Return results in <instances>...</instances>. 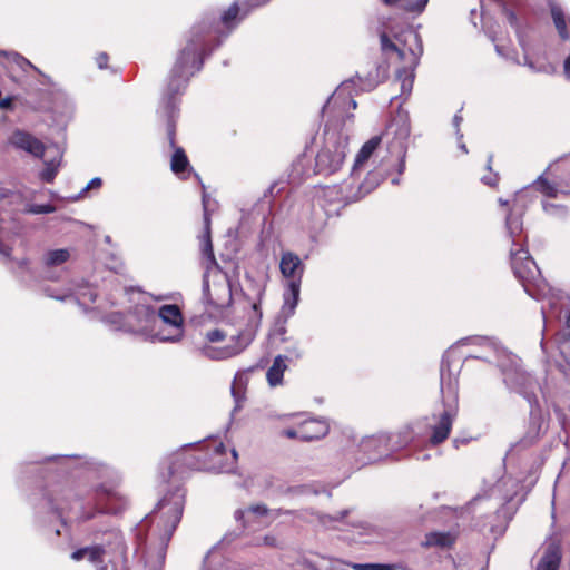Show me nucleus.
<instances>
[{
	"mask_svg": "<svg viewBox=\"0 0 570 570\" xmlns=\"http://www.w3.org/2000/svg\"><path fill=\"white\" fill-rule=\"evenodd\" d=\"M215 38L212 26L205 21L195 24L189 30L184 47L177 53L157 108L158 120L165 124L169 145L174 149L170 169L183 179L187 178L191 168L185 150L175 145L179 97L185 91L190 77L202 69L205 56L219 46V41L214 43Z\"/></svg>",
	"mask_w": 570,
	"mask_h": 570,
	"instance_id": "1",
	"label": "nucleus"
},
{
	"mask_svg": "<svg viewBox=\"0 0 570 570\" xmlns=\"http://www.w3.org/2000/svg\"><path fill=\"white\" fill-rule=\"evenodd\" d=\"M472 342L495 355L497 367L501 372L507 389L518 393L529 403L530 426L527 435L519 443L523 446L533 444L546 430L537 391H540L543 397L551 390L560 394H570V362L564 358L562 362L549 364L546 386L541 387L537 380L522 368L520 358L492 338H473Z\"/></svg>",
	"mask_w": 570,
	"mask_h": 570,
	"instance_id": "2",
	"label": "nucleus"
},
{
	"mask_svg": "<svg viewBox=\"0 0 570 570\" xmlns=\"http://www.w3.org/2000/svg\"><path fill=\"white\" fill-rule=\"evenodd\" d=\"M505 227L512 240L510 258L514 276L521 282L529 296L537 301L547 302V306L542 305L541 307L544 322L549 315L560 316V311L566 306L568 297L562 291L551 287L541 277V272L534 259L529 250L523 247L521 215L510 213L505 219Z\"/></svg>",
	"mask_w": 570,
	"mask_h": 570,
	"instance_id": "3",
	"label": "nucleus"
},
{
	"mask_svg": "<svg viewBox=\"0 0 570 570\" xmlns=\"http://www.w3.org/2000/svg\"><path fill=\"white\" fill-rule=\"evenodd\" d=\"M119 493L105 483L95 485L87 490L66 489L55 492L53 495L45 499L43 505L57 515L63 511H73L77 519L89 520L98 513H117L121 504Z\"/></svg>",
	"mask_w": 570,
	"mask_h": 570,
	"instance_id": "4",
	"label": "nucleus"
},
{
	"mask_svg": "<svg viewBox=\"0 0 570 570\" xmlns=\"http://www.w3.org/2000/svg\"><path fill=\"white\" fill-rule=\"evenodd\" d=\"M411 126L406 116H399L391 121L385 134L387 156L382 159L376 170L367 174L352 200L370 194L384 178L391 177V184L395 186L401 183V175L406 166Z\"/></svg>",
	"mask_w": 570,
	"mask_h": 570,
	"instance_id": "5",
	"label": "nucleus"
},
{
	"mask_svg": "<svg viewBox=\"0 0 570 570\" xmlns=\"http://www.w3.org/2000/svg\"><path fill=\"white\" fill-rule=\"evenodd\" d=\"M262 295L263 289L258 292V298L256 301H249L244 307V315L242 316V320L237 321L235 324V333L229 334V344L223 347L204 344L198 347L199 354L213 361H220L242 353L253 342L259 327L262 320V312L259 309Z\"/></svg>",
	"mask_w": 570,
	"mask_h": 570,
	"instance_id": "6",
	"label": "nucleus"
},
{
	"mask_svg": "<svg viewBox=\"0 0 570 570\" xmlns=\"http://www.w3.org/2000/svg\"><path fill=\"white\" fill-rule=\"evenodd\" d=\"M122 534L116 529H110L104 532L99 542L75 550L70 558L76 562L85 560L95 570H128Z\"/></svg>",
	"mask_w": 570,
	"mask_h": 570,
	"instance_id": "7",
	"label": "nucleus"
},
{
	"mask_svg": "<svg viewBox=\"0 0 570 570\" xmlns=\"http://www.w3.org/2000/svg\"><path fill=\"white\" fill-rule=\"evenodd\" d=\"M204 216L206 233L202 239V248L206 265L203 277V301L215 308H224L232 302V286L227 274L219 268L215 259L206 212Z\"/></svg>",
	"mask_w": 570,
	"mask_h": 570,
	"instance_id": "8",
	"label": "nucleus"
},
{
	"mask_svg": "<svg viewBox=\"0 0 570 570\" xmlns=\"http://www.w3.org/2000/svg\"><path fill=\"white\" fill-rule=\"evenodd\" d=\"M184 491L177 489L175 492L165 495L157 504L158 514L163 522V529L159 534V548L157 552V561L150 564L145 563V570H163V563L166 556V549L180 522L184 509Z\"/></svg>",
	"mask_w": 570,
	"mask_h": 570,
	"instance_id": "9",
	"label": "nucleus"
},
{
	"mask_svg": "<svg viewBox=\"0 0 570 570\" xmlns=\"http://www.w3.org/2000/svg\"><path fill=\"white\" fill-rule=\"evenodd\" d=\"M187 450L181 454L184 462L189 469L194 470H215L220 473H228L234 471L237 462V451L232 450L230 459H224L226 456V448L223 442L213 440L209 443L198 445L193 449L191 445H187Z\"/></svg>",
	"mask_w": 570,
	"mask_h": 570,
	"instance_id": "10",
	"label": "nucleus"
},
{
	"mask_svg": "<svg viewBox=\"0 0 570 570\" xmlns=\"http://www.w3.org/2000/svg\"><path fill=\"white\" fill-rule=\"evenodd\" d=\"M37 463L52 464L62 473L81 475L87 479L112 481L118 480L117 471L94 458L82 455H52L45 456Z\"/></svg>",
	"mask_w": 570,
	"mask_h": 570,
	"instance_id": "11",
	"label": "nucleus"
},
{
	"mask_svg": "<svg viewBox=\"0 0 570 570\" xmlns=\"http://www.w3.org/2000/svg\"><path fill=\"white\" fill-rule=\"evenodd\" d=\"M440 385L444 410L438 422L432 426L430 442L434 445L448 439L458 411V380L452 377L450 373L446 380L444 367L441 371Z\"/></svg>",
	"mask_w": 570,
	"mask_h": 570,
	"instance_id": "12",
	"label": "nucleus"
},
{
	"mask_svg": "<svg viewBox=\"0 0 570 570\" xmlns=\"http://www.w3.org/2000/svg\"><path fill=\"white\" fill-rule=\"evenodd\" d=\"M304 268L302 259L296 254L292 252L282 254L279 269L283 277L287 281L282 309L287 316L294 314L298 304Z\"/></svg>",
	"mask_w": 570,
	"mask_h": 570,
	"instance_id": "13",
	"label": "nucleus"
},
{
	"mask_svg": "<svg viewBox=\"0 0 570 570\" xmlns=\"http://www.w3.org/2000/svg\"><path fill=\"white\" fill-rule=\"evenodd\" d=\"M473 338H484L483 336H472V337H465L456 342L455 345L451 346L443 355L442 362H441V368L444 367L445 376H449V373L452 375V377H456L454 373L450 370V363L452 360L458 355L459 357L464 358V363H468L470 360H482L489 363H494L497 365V358L493 353H491L485 347L475 344L472 342Z\"/></svg>",
	"mask_w": 570,
	"mask_h": 570,
	"instance_id": "14",
	"label": "nucleus"
},
{
	"mask_svg": "<svg viewBox=\"0 0 570 570\" xmlns=\"http://www.w3.org/2000/svg\"><path fill=\"white\" fill-rule=\"evenodd\" d=\"M157 312L156 341L177 343L184 336V316L176 304L160 306Z\"/></svg>",
	"mask_w": 570,
	"mask_h": 570,
	"instance_id": "15",
	"label": "nucleus"
},
{
	"mask_svg": "<svg viewBox=\"0 0 570 570\" xmlns=\"http://www.w3.org/2000/svg\"><path fill=\"white\" fill-rule=\"evenodd\" d=\"M126 332L156 341L157 312L145 302H137L127 313Z\"/></svg>",
	"mask_w": 570,
	"mask_h": 570,
	"instance_id": "16",
	"label": "nucleus"
},
{
	"mask_svg": "<svg viewBox=\"0 0 570 570\" xmlns=\"http://www.w3.org/2000/svg\"><path fill=\"white\" fill-rule=\"evenodd\" d=\"M347 137L328 136L315 159L318 174L330 175L337 171L344 163L347 150Z\"/></svg>",
	"mask_w": 570,
	"mask_h": 570,
	"instance_id": "17",
	"label": "nucleus"
},
{
	"mask_svg": "<svg viewBox=\"0 0 570 570\" xmlns=\"http://www.w3.org/2000/svg\"><path fill=\"white\" fill-rule=\"evenodd\" d=\"M358 455L356 458L361 465L371 464L389 456L392 451L390 446V435L380 433L376 435L363 438L358 445Z\"/></svg>",
	"mask_w": 570,
	"mask_h": 570,
	"instance_id": "18",
	"label": "nucleus"
},
{
	"mask_svg": "<svg viewBox=\"0 0 570 570\" xmlns=\"http://www.w3.org/2000/svg\"><path fill=\"white\" fill-rule=\"evenodd\" d=\"M22 199V194L17 190L0 188V207L12 205ZM16 240V233L0 219V255L10 258L12 246Z\"/></svg>",
	"mask_w": 570,
	"mask_h": 570,
	"instance_id": "19",
	"label": "nucleus"
},
{
	"mask_svg": "<svg viewBox=\"0 0 570 570\" xmlns=\"http://www.w3.org/2000/svg\"><path fill=\"white\" fill-rule=\"evenodd\" d=\"M43 292L46 296L58 301L73 297L77 304L83 308L85 313L89 311L88 304L94 303L97 297L95 287L86 281L75 283L72 287H69L60 294L53 293L50 287H46Z\"/></svg>",
	"mask_w": 570,
	"mask_h": 570,
	"instance_id": "20",
	"label": "nucleus"
},
{
	"mask_svg": "<svg viewBox=\"0 0 570 570\" xmlns=\"http://www.w3.org/2000/svg\"><path fill=\"white\" fill-rule=\"evenodd\" d=\"M350 513V509H344L336 514H324L311 509L297 512L296 518L309 523H316L326 530H342L346 525L345 519Z\"/></svg>",
	"mask_w": 570,
	"mask_h": 570,
	"instance_id": "21",
	"label": "nucleus"
},
{
	"mask_svg": "<svg viewBox=\"0 0 570 570\" xmlns=\"http://www.w3.org/2000/svg\"><path fill=\"white\" fill-rule=\"evenodd\" d=\"M8 144L18 150L26 151L33 157L42 158L46 146L31 134L16 129L8 138Z\"/></svg>",
	"mask_w": 570,
	"mask_h": 570,
	"instance_id": "22",
	"label": "nucleus"
},
{
	"mask_svg": "<svg viewBox=\"0 0 570 570\" xmlns=\"http://www.w3.org/2000/svg\"><path fill=\"white\" fill-rule=\"evenodd\" d=\"M71 257V250L68 248L51 249L43 254L42 263L47 267L45 278L49 281H56L58 277L50 272L51 268L63 265Z\"/></svg>",
	"mask_w": 570,
	"mask_h": 570,
	"instance_id": "23",
	"label": "nucleus"
},
{
	"mask_svg": "<svg viewBox=\"0 0 570 570\" xmlns=\"http://www.w3.org/2000/svg\"><path fill=\"white\" fill-rule=\"evenodd\" d=\"M303 430L302 441L320 440L330 432V424L326 419H311L301 424Z\"/></svg>",
	"mask_w": 570,
	"mask_h": 570,
	"instance_id": "24",
	"label": "nucleus"
},
{
	"mask_svg": "<svg viewBox=\"0 0 570 570\" xmlns=\"http://www.w3.org/2000/svg\"><path fill=\"white\" fill-rule=\"evenodd\" d=\"M561 549L560 547L551 542L544 549L535 570H559L561 562Z\"/></svg>",
	"mask_w": 570,
	"mask_h": 570,
	"instance_id": "25",
	"label": "nucleus"
},
{
	"mask_svg": "<svg viewBox=\"0 0 570 570\" xmlns=\"http://www.w3.org/2000/svg\"><path fill=\"white\" fill-rule=\"evenodd\" d=\"M385 134H386V130L381 136L372 137L370 140H367L362 146V148L360 149V151L356 155V158H355V161H354V166H353V171H355L366 160L370 159V157L373 155V153L376 150V148L380 146V144L382 141H384V144L386 145Z\"/></svg>",
	"mask_w": 570,
	"mask_h": 570,
	"instance_id": "26",
	"label": "nucleus"
},
{
	"mask_svg": "<svg viewBox=\"0 0 570 570\" xmlns=\"http://www.w3.org/2000/svg\"><path fill=\"white\" fill-rule=\"evenodd\" d=\"M550 11L556 29L562 39L570 38V19L557 3H550Z\"/></svg>",
	"mask_w": 570,
	"mask_h": 570,
	"instance_id": "27",
	"label": "nucleus"
},
{
	"mask_svg": "<svg viewBox=\"0 0 570 570\" xmlns=\"http://www.w3.org/2000/svg\"><path fill=\"white\" fill-rule=\"evenodd\" d=\"M245 17L244 6L240 8L237 2L230 4L229 8L220 16V22L228 31L225 37L234 30Z\"/></svg>",
	"mask_w": 570,
	"mask_h": 570,
	"instance_id": "28",
	"label": "nucleus"
},
{
	"mask_svg": "<svg viewBox=\"0 0 570 570\" xmlns=\"http://www.w3.org/2000/svg\"><path fill=\"white\" fill-rule=\"evenodd\" d=\"M269 513L271 511L265 504H254L248 509H237L234 513V518L237 522H242L243 528H246L247 523L250 521V515L261 518Z\"/></svg>",
	"mask_w": 570,
	"mask_h": 570,
	"instance_id": "29",
	"label": "nucleus"
},
{
	"mask_svg": "<svg viewBox=\"0 0 570 570\" xmlns=\"http://www.w3.org/2000/svg\"><path fill=\"white\" fill-rule=\"evenodd\" d=\"M285 360H286L285 356L277 355L274 358L272 366L268 368V371L266 373V377H267L268 384L271 386H277L282 383L284 372L287 368Z\"/></svg>",
	"mask_w": 570,
	"mask_h": 570,
	"instance_id": "30",
	"label": "nucleus"
},
{
	"mask_svg": "<svg viewBox=\"0 0 570 570\" xmlns=\"http://www.w3.org/2000/svg\"><path fill=\"white\" fill-rule=\"evenodd\" d=\"M455 541V537L450 532H431L426 534L424 544L426 547L448 548Z\"/></svg>",
	"mask_w": 570,
	"mask_h": 570,
	"instance_id": "31",
	"label": "nucleus"
},
{
	"mask_svg": "<svg viewBox=\"0 0 570 570\" xmlns=\"http://www.w3.org/2000/svg\"><path fill=\"white\" fill-rule=\"evenodd\" d=\"M501 502L492 503V500L487 498L485 495L475 497L468 505V509L472 513H482L485 510L493 509L495 513L499 512V507H501ZM480 517H483L480 514Z\"/></svg>",
	"mask_w": 570,
	"mask_h": 570,
	"instance_id": "32",
	"label": "nucleus"
},
{
	"mask_svg": "<svg viewBox=\"0 0 570 570\" xmlns=\"http://www.w3.org/2000/svg\"><path fill=\"white\" fill-rule=\"evenodd\" d=\"M355 78L358 80L360 90L370 91L380 82V66H375L365 77L357 72Z\"/></svg>",
	"mask_w": 570,
	"mask_h": 570,
	"instance_id": "33",
	"label": "nucleus"
},
{
	"mask_svg": "<svg viewBox=\"0 0 570 570\" xmlns=\"http://www.w3.org/2000/svg\"><path fill=\"white\" fill-rule=\"evenodd\" d=\"M351 85H355V79L352 78L347 81L342 82V85L338 87V89L333 94L332 97L327 100L325 106L323 107V115L326 112H330L334 106L338 104V100L343 96V94L350 88Z\"/></svg>",
	"mask_w": 570,
	"mask_h": 570,
	"instance_id": "34",
	"label": "nucleus"
},
{
	"mask_svg": "<svg viewBox=\"0 0 570 570\" xmlns=\"http://www.w3.org/2000/svg\"><path fill=\"white\" fill-rule=\"evenodd\" d=\"M0 56H4L8 59V61L17 65L23 71H27V69H32L40 73L39 69L36 66H33L28 59H26L18 52L0 51Z\"/></svg>",
	"mask_w": 570,
	"mask_h": 570,
	"instance_id": "35",
	"label": "nucleus"
},
{
	"mask_svg": "<svg viewBox=\"0 0 570 570\" xmlns=\"http://www.w3.org/2000/svg\"><path fill=\"white\" fill-rule=\"evenodd\" d=\"M410 40L413 42L409 50L412 55V65L415 67L419 63V59L421 55L423 53V45L421 37L417 32L411 31L407 36Z\"/></svg>",
	"mask_w": 570,
	"mask_h": 570,
	"instance_id": "36",
	"label": "nucleus"
},
{
	"mask_svg": "<svg viewBox=\"0 0 570 570\" xmlns=\"http://www.w3.org/2000/svg\"><path fill=\"white\" fill-rule=\"evenodd\" d=\"M535 189L547 197L554 198L558 195V188L556 185L549 183L543 175H540L533 183Z\"/></svg>",
	"mask_w": 570,
	"mask_h": 570,
	"instance_id": "37",
	"label": "nucleus"
},
{
	"mask_svg": "<svg viewBox=\"0 0 570 570\" xmlns=\"http://www.w3.org/2000/svg\"><path fill=\"white\" fill-rule=\"evenodd\" d=\"M323 195L330 202H337L342 204V206H345L348 202H351L347 196L342 194V187L338 186H328L324 188Z\"/></svg>",
	"mask_w": 570,
	"mask_h": 570,
	"instance_id": "38",
	"label": "nucleus"
},
{
	"mask_svg": "<svg viewBox=\"0 0 570 570\" xmlns=\"http://www.w3.org/2000/svg\"><path fill=\"white\" fill-rule=\"evenodd\" d=\"M102 321L110 326H112L114 330H119L126 332V323H127V314L124 315L120 312H112L108 315H106Z\"/></svg>",
	"mask_w": 570,
	"mask_h": 570,
	"instance_id": "39",
	"label": "nucleus"
},
{
	"mask_svg": "<svg viewBox=\"0 0 570 570\" xmlns=\"http://www.w3.org/2000/svg\"><path fill=\"white\" fill-rule=\"evenodd\" d=\"M346 566V570H394L393 564L386 563H354V562H344Z\"/></svg>",
	"mask_w": 570,
	"mask_h": 570,
	"instance_id": "40",
	"label": "nucleus"
},
{
	"mask_svg": "<svg viewBox=\"0 0 570 570\" xmlns=\"http://www.w3.org/2000/svg\"><path fill=\"white\" fill-rule=\"evenodd\" d=\"M504 13H505L507 20L510 23V26L515 29L519 45L521 46L523 51L527 52V43H525L523 35L520 31L519 22H518V18H517L515 13L508 8L504 9Z\"/></svg>",
	"mask_w": 570,
	"mask_h": 570,
	"instance_id": "41",
	"label": "nucleus"
},
{
	"mask_svg": "<svg viewBox=\"0 0 570 570\" xmlns=\"http://www.w3.org/2000/svg\"><path fill=\"white\" fill-rule=\"evenodd\" d=\"M45 165H46V167L40 173V178H41V180H43L46 183H52L58 173V167L60 165V161L53 159L50 161H46Z\"/></svg>",
	"mask_w": 570,
	"mask_h": 570,
	"instance_id": "42",
	"label": "nucleus"
},
{
	"mask_svg": "<svg viewBox=\"0 0 570 570\" xmlns=\"http://www.w3.org/2000/svg\"><path fill=\"white\" fill-rule=\"evenodd\" d=\"M396 77L401 81L402 94H410L414 81L412 71L406 69L399 70Z\"/></svg>",
	"mask_w": 570,
	"mask_h": 570,
	"instance_id": "43",
	"label": "nucleus"
},
{
	"mask_svg": "<svg viewBox=\"0 0 570 570\" xmlns=\"http://www.w3.org/2000/svg\"><path fill=\"white\" fill-rule=\"evenodd\" d=\"M428 3L429 0H402V9L411 13L421 14Z\"/></svg>",
	"mask_w": 570,
	"mask_h": 570,
	"instance_id": "44",
	"label": "nucleus"
},
{
	"mask_svg": "<svg viewBox=\"0 0 570 570\" xmlns=\"http://www.w3.org/2000/svg\"><path fill=\"white\" fill-rule=\"evenodd\" d=\"M240 380H242L240 377L236 376L235 381L233 383V386H232V395L235 401V406L233 409V413H235L242 409L243 401L245 399L244 391H242V387H240Z\"/></svg>",
	"mask_w": 570,
	"mask_h": 570,
	"instance_id": "45",
	"label": "nucleus"
},
{
	"mask_svg": "<svg viewBox=\"0 0 570 570\" xmlns=\"http://www.w3.org/2000/svg\"><path fill=\"white\" fill-rule=\"evenodd\" d=\"M56 212V207L50 204H28L22 213L31 215L51 214Z\"/></svg>",
	"mask_w": 570,
	"mask_h": 570,
	"instance_id": "46",
	"label": "nucleus"
},
{
	"mask_svg": "<svg viewBox=\"0 0 570 570\" xmlns=\"http://www.w3.org/2000/svg\"><path fill=\"white\" fill-rule=\"evenodd\" d=\"M542 208L546 214L558 218H564L567 216V208L563 205L543 202Z\"/></svg>",
	"mask_w": 570,
	"mask_h": 570,
	"instance_id": "47",
	"label": "nucleus"
},
{
	"mask_svg": "<svg viewBox=\"0 0 570 570\" xmlns=\"http://www.w3.org/2000/svg\"><path fill=\"white\" fill-rule=\"evenodd\" d=\"M561 338L559 341V350L562 355L567 354V341L570 340V309L566 314L564 330L561 333Z\"/></svg>",
	"mask_w": 570,
	"mask_h": 570,
	"instance_id": "48",
	"label": "nucleus"
},
{
	"mask_svg": "<svg viewBox=\"0 0 570 570\" xmlns=\"http://www.w3.org/2000/svg\"><path fill=\"white\" fill-rule=\"evenodd\" d=\"M380 39L383 51H395L401 58H403L404 51L400 49L385 33H382Z\"/></svg>",
	"mask_w": 570,
	"mask_h": 570,
	"instance_id": "49",
	"label": "nucleus"
},
{
	"mask_svg": "<svg viewBox=\"0 0 570 570\" xmlns=\"http://www.w3.org/2000/svg\"><path fill=\"white\" fill-rule=\"evenodd\" d=\"M102 185V180L101 178L99 177H95L92 178L82 189L81 191L79 193V195L77 197H75L73 199L77 200L79 199L80 197H82L87 191L91 190V189H99Z\"/></svg>",
	"mask_w": 570,
	"mask_h": 570,
	"instance_id": "50",
	"label": "nucleus"
},
{
	"mask_svg": "<svg viewBox=\"0 0 570 570\" xmlns=\"http://www.w3.org/2000/svg\"><path fill=\"white\" fill-rule=\"evenodd\" d=\"M226 336H227V333H225L224 331L218 330V328H215V330L208 331V332L206 333V340H207L209 343L220 342V341H223Z\"/></svg>",
	"mask_w": 570,
	"mask_h": 570,
	"instance_id": "51",
	"label": "nucleus"
},
{
	"mask_svg": "<svg viewBox=\"0 0 570 570\" xmlns=\"http://www.w3.org/2000/svg\"><path fill=\"white\" fill-rule=\"evenodd\" d=\"M271 0H244V16H247L252 9L262 7L268 3Z\"/></svg>",
	"mask_w": 570,
	"mask_h": 570,
	"instance_id": "52",
	"label": "nucleus"
},
{
	"mask_svg": "<svg viewBox=\"0 0 570 570\" xmlns=\"http://www.w3.org/2000/svg\"><path fill=\"white\" fill-rule=\"evenodd\" d=\"M307 567L311 569V570H322L321 568L314 566L313 563L311 562H306ZM330 568L328 570H346V566L344 564L343 561L341 560H333V561H330Z\"/></svg>",
	"mask_w": 570,
	"mask_h": 570,
	"instance_id": "53",
	"label": "nucleus"
},
{
	"mask_svg": "<svg viewBox=\"0 0 570 570\" xmlns=\"http://www.w3.org/2000/svg\"><path fill=\"white\" fill-rule=\"evenodd\" d=\"M202 570H255V569L244 567V566L235 563V562H229L219 569H207L204 567Z\"/></svg>",
	"mask_w": 570,
	"mask_h": 570,
	"instance_id": "54",
	"label": "nucleus"
},
{
	"mask_svg": "<svg viewBox=\"0 0 570 570\" xmlns=\"http://www.w3.org/2000/svg\"><path fill=\"white\" fill-rule=\"evenodd\" d=\"M283 434L288 438V439H298L302 441V434H303V430L301 428V425L298 426V429H287L283 432Z\"/></svg>",
	"mask_w": 570,
	"mask_h": 570,
	"instance_id": "55",
	"label": "nucleus"
},
{
	"mask_svg": "<svg viewBox=\"0 0 570 570\" xmlns=\"http://www.w3.org/2000/svg\"><path fill=\"white\" fill-rule=\"evenodd\" d=\"M462 121H463L462 116H460L459 114H455L453 117V120H452V125H453V128L455 129V135L458 137V140H462V138H463V135L460 131V125Z\"/></svg>",
	"mask_w": 570,
	"mask_h": 570,
	"instance_id": "56",
	"label": "nucleus"
},
{
	"mask_svg": "<svg viewBox=\"0 0 570 570\" xmlns=\"http://www.w3.org/2000/svg\"><path fill=\"white\" fill-rule=\"evenodd\" d=\"M490 38H491L492 42H494L497 53L501 57L510 58L509 51L505 49V47L498 43L495 37L490 36Z\"/></svg>",
	"mask_w": 570,
	"mask_h": 570,
	"instance_id": "57",
	"label": "nucleus"
},
{
	"mask_svg": "<svg viewBox=\"0 0 570 570\" xmlns=\"http://www.w3.org/2000/svg\"><path fill=\"white\" fill-rule=\"evenodd\" d=\"M482 183L488 185V186H495L498 180H499V177H498V174H492L490 173L489 175H484L482 178H481Z\"/></svg>",
	"mask_w": 570,
	"mask_h": 570,
	"instance_id": "58",
	"label": "nucleus"
},
{
	"mask_svg": "<svg viewBox=\"0 0 570 570\" xmlns=\"http://www.w3.org/2000/svg\"><path fill=\"white\" fill-rule=\"evenodd\" d=\"M16 263L21 273L31 274L30 262L28 258L18 259Z\"/></svg>",
	"mask_w": 570,
	"mask_h": 570,
	"instance_id": "59",
	"label": "nucleus"
},
{
	"mask_svg": "<svg viewBox=\"0 0 570 570\" xmlns=\"http://www.w3.org/2000/svg\"><path fill=\"white\" fill-rule=\"evenodd\" d=\"M108 55L106 52H101L96 57V63L99 69H105L108 63Z\"/></svg>",
	"mask_w": 570,
	"mask_h": 570,
	"instance_id": "60",
	"label": "nucleus"
},
{
	"mask_svg": "<svg viewBox=\"0 0 570 570\" xmlns=\"http://www.w3.org/2000/svg\"><path fill=\"white\" fill-rule=\"evenodd\" d=\"M12 106V98L6 97L3 99H0V109H10Z\"/></svg>",
	"mask_w": 570,
	"mask_h": 570,
	"instance_id": "61",
	"label": "nucleus"
},
{
	"mask_svg": "<svg viewBox=\"0 0 570 570\" xmlns=\"http://www.w3.org/2000/svg\"><path fill=\"white\" fill-rule=\"evenodd\" d=\"M525 66H528L531 70L538 72V71H542L541 68H537L534 66V63L528 58L527 53L524 55V62H523Z\"/></svg>",
	"mask_w": 570,
	"mask_h": 570,
	"instance_id": "62",
	"label": "nucleus"
},
{
	"mask_svg": "<svg viewBox=\"0 0 570 570\" xmlns=\"http://www.w3.org/2000/svg\"><path fill=\"white\" fill-rule=\"evenodd\" d=\"M264 543H265L266 546L274 547V546H276V538H275V537H273V535H265V537H264Z\"/></svg>",
	"mask_w": 570,
	"mask_h": 570,
	"instance_id": "63",
	"label": "nucleus"
},
{
	"mask_svg": "<svg viewBox=\"0 0 570 570\" xmlns=\"http://www.w3.org/2000/svg\"><path fill=\"white\" fill-rule=\"evenodd\" d=\"M305 491H306V487H295V488L288 489V492H292V493H304Z\"/></svg>",
	"mask_w": 570,
	"mask_h": 570,
	"instance_id": "64",
	"label": "nucleus"
}]
</instances>
